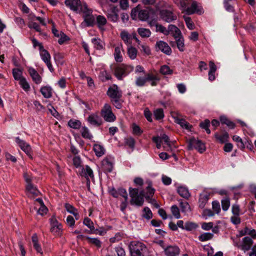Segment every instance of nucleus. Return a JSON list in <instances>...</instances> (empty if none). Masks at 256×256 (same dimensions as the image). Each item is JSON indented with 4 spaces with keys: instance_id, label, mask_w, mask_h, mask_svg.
<instances>
[{
    "instance_id": "nucleus-1",
    "label": "nucleus",
    "mask_w": 256,
    "mask_h": 256,
    "mask_svg": "<svg viewBox=\"0 0 256 256\" xmlns=\"http://www.w3.org/2000/svg\"><path fill=\"white\" fill-rule=\"evenodd\" d=\"M146 190V192L145 194L144 191L142 190L139 194V191L138 188H130L129 192L131 198V204H134L138 206H142L144 202V196L146 199H150L153 196L155 192V190L152 188L151 182L148 184Z\"/></svg>"
},
{
    "instance_id": "nucleus-2",
    "label": "nucleus",
    "mask_w": 256,
    "mask_h": 256,
    "mask_svg": "<svg viewBox=\"0 0 256 256\" xmlns=\"http://www.w3.org/2000/svg\"><path fill=\"white\" fill-rule=\"evenodd\" d=\"M174 2L182 12L190 15L194 13L201 14L202 9L199 4L193 0H174Z\"/></svg>"
},
{
    "instance_id": "nucleus-3",
    "label": "nucleus",
    "mask_w": 256,
    "mask_h": 256,
    "mask_svg": "<svg viewBox=\"0 0 256 256\" xmlns=\"http://www.w3.org/2000/svg\"><path fill=\"white\" fill-rule=\"evenodd\" d=\"M133 70L134 67L131 66L124 64H119L114 68V74L118 80H122Z\"/></svg>"
},
{
    "instance_id": "nucleus-4",
    "label": "nucleus",
    "mask_w": 256,
    "mask_h": 256,
    "mask_svg": "<svg viewBox=\"0 0 256 256\" xmlns=\"http://www.w3.org/2000/svg\"><path fill=\"white\" fill-rule=\"evenodd\" d=\"M64 3L70 10L78 13L82 12L84 8L88 6L85 2L80 0H66Z\"/></svg>"
},
{
    "instance_id": "nucleus-5",
    "label": "nucleus",
    "mask_w": 256,
    "mask_h": 256,
    "mask_svg": "<svg viewBox=\"0 0 256 256\" xmlns=\"http://www.w3.org/2000/svg\"><path fill=\"white\" fill-rule=\"evenodd\" d=\"M100 115L107 122H114L116 119V116L112 112L111 106L108 104H104L101 110Z\"/></svg>"
},
{
    "instance_id": "nucleus-6",
    "label": "nucleus",
    "mask_w": 256,
    "mask_h": 256,
    "mask_svg": "<svg viewBox=\"0 0 256 256\" xmlns=\"http://www.w3.org/2000/svg\"><path fill=\"white\" fill-rule=\"evenodd\" d=\"M188 148L189 150L196 149L200 153H202L206 150L204 144L200 140L194 138H190L188 141Z\"/></svg>"
},
{
    "instance_id": "nucleus-7",
    "label": "nucleus",
    "mask_w": 256,
    "mask_h": 256,
    "mask_svg": "<svg viewBox=\"0 0 256 256\" xmlns=\"http://www.w3.org/2000/svg\"><path fill=\"white\" fill-rule=\"evenodd\" d=\"M120 37L124 44L128 46L132 44V39H134L138 44H140V41L137 38L136 32L130 34L128 31L122 30L120 33Z\"/></svg>"
},
{
    "instance_id": "nucleus-8",
    "label": "nucleus",
    "mask_w": 256,
    "mask_h": 256,
    "mask_svg": "<svg viewBox=\"0 0 256 256\" xmlns=\"http://www.w3.org/2000/svg\"><path fill=\"white\" fill-rule=\"evenodd\" d=\"M130 254H143L146 249L145 245L140 242H132L130 243Z\"/></svg>"
},
{
    "instance_id": "nucleus-9",
    "label": "nucleus",
    "mask_w": 256,
    "mask_h": 256,
    "mask_svg": "<svg viewBox=\"0 0 256 256\" xmlns=\"http://www.w3.org/2000/svg\"><path fill=\"white\" fill-rule=\"evenodd\" d=\"M107 94L110 98V100L114 99L120 98L122 96L121 90L116 84H114L108 88L107 91Z\"/></svg>"
},
{
    "instance_id": "nucleus-10",
    "label": "nucleus",
    "mask_w": 256,
    "mask_h": 256,
    "mask_svg": "<svg viewBox=\"0 0 256 256\" xmlns=\"http://www.w3.org/2000/svg\"><path fill=\"white\" fill-rule=\"evenodd\" d=\"M92 10L88 8V7H85L84 10L82 12L84 14V21L86 24L87 26H92L94 22V18L92 15Z\"/></svg>"
},
{
    "instance_id": "nucleus-11",
    "label": "nucleus",
    "mask_w": 256,
    "mask_h": 256,
    "mask_svg": "<svg viewBox=\"0 0 256 256\" xmlns=\"http://www.w3.org/2000/svg\"><path fill=\"white\" fill-rule=\"evenodd\" d=\"M160 244L164 249L165 254L166 256H177L180 254V248L176 246H169L164 248L162 244H164L162 241H160Z\"/></svg>"
},
{
    "instance_id": "nucleus-12",
    "label": "nucleus",
    "mask_w": 256,
    "mask_h": 256,
    "mask_svg": "<svg viewBox=\"0 0 256 256\" xmlns=\"http://www.w3.org/2000/svg\"><path fill=\"white\" fill-rule=\"evenodd\" d=\"M160 14L161 18L168 22H170L176 19V16L174 15L172 12L166 10H160Z\"/></svg>"
},
{
    "instance_id": "nucleus-13",
    "label": "nucleus",
    "mask_w": 256,
    "mask_h": 256,
    "mask_svg": "<svg viewBox=\"0 0 256 256\" xmlns=\"http://www.w3.org/2000/svg\"><path fill=\"white\" fill-rule=\"evenodd\" d=\"M118 11L116 6L111 8L106 14L108 18L111 22H116L118 20Z\"/></svg>"
},
{
    "instance_id": "nucleus-14",
    "label": "nucleus",
    "mask_w": 256,
    "mask_h": 256,
    "mask_svg": "<svg viewBox=\"0 0 256 256\" xmlns=\"http://www.w3.org/2000/svg\"><path fill=\"white\" fill-rule=\"evenodd\" d=\"M16 142L18 144L20 148L30 156H31V148L29 144L19 138H16Z\"/></svg>"
},
{
    "instance_id": "nucleus-15",
    "label": "nucleus",
    "mask_w": 256,
    "mask_h": 256,
    "mask_svg": "<svg viewBox=\"0 0 256 256\" xmlns=\"http://www.w3.org/2000/svg\"><path fill=\"white\" fill-rule=\"evenodd\" d=\"M210 196V192L204 190L200 194L198 200V206L200 208H204L206 204L208 202Z\"/></svg>"
},
{
    "instance_id": "nucleus-16",
    "label": "nucleus",
    "mask_w": 256,
    "mask_h": 256,
    "mask_svg": "<svg viewBox=\"0 0 256 256\" xmlns=\"http://www.w3.org/2000/svg\"><path fill=\"white\" fill-rule=\"evenodd\" d=\"M102 168L104 172H110L113 168V160L106 158L102 162Z\"/></svg>"
},
{
    "instance_id": "nucleus-17",
    "label": "nucleus",
    "mask_w": 256,
    "mask_h": 256,
    "mask_svg": "<svg viewBox=\"0 0 256 256\" xmlns=\"http://www.w3.org/2000/svg\"><path fill=\"white\" fill-rule=\"evenodd\" d=\"M88 121L90 124L96 126H100L102 123V118L96 114H90L88 118Z\"/></svg>"
},
{
    "instance_id": "nucleus-18",
    "label": "nucleus",
    "mask_w": 256,
    "mask_h": 256,
    "mask_svg": "<svg viewBox=\"0 0 256 256\" xmlns=\"http://www.w3.org/2000/svg\"><path fill=\"white\" fill-rule=\"evenodd\" d=\"M156 46L158 48L159 50H161L166 54L170 55L171 54V48L166 42L160 40L156 42Z\"/></svg>"
},
{
    "instance_id": "nucleus-19",
    "label": "nucleus",
    "mask_w": 256,
    "mask_h": 256,
    "mask_svg": "<svg viewBox=\"0 0 256 256\" xmlns=\"http://www.w3.org/2000/svg\"><path fill=\"white\" fill-rule=\"evenodd\" d=\"M146 82H150L152 86H156L160 80V77L158 74L148 73L146 75Z\"/></svg>"
},
{
    "instance_id": "nucleus-20",
    "label": "nucleus",
    "mask_w": 256,
    "mask_h": 256,
    "mask_svg": "<svg viewBox=\"0 0 256 256\" xmlns=\"http://www.w3.org/2000/svg\"><path fill=\"white\" fill-rule=\"evenodd\" d=\"M28 73L32 79V80L36 84H40L42 82V77L32 68H30L28 70Z\"/></svg>"
},
{
    "instance_id": "nucleus-21",
    "label": "nucleus",
    "mask_w": 256,
    "mask_h": 256,
    "mask_svg": "<svg viewBox=\"0 0 256 256\" xmlns=\"http://www.w3.org/2000/svg\"><path fill=\"white\" fill-rule=\"evenodd\" d=\"M173 117L174 119L175 122L180 124L181 127L188 130H190L192 126L186 120L180 118L178 116H173Z\"/></svg>"
},
{
    "instance_id": "nucleus-22",
    "label": "nucleus",
    "mask_w": 256,
    "mask_h": 256,
    "mask_svg": "<svg viewBox=\"0 0 256 256\" xmlns=\"http://www.w3.org/2000/svg\"><path fill=\"white\" fill-rule=\"evenodd\" d=\"M122 45H120L116 46L114 49V57L116 62H122L123 60L122 56Z\"/></svg>"
},
{
    "instance_id": "nucleus-23",
    "label": "nucleus",
    "mask_w": 256,
    "mask_h": 256,
    "mask_svg": "<svg viewBox=\"0 0 256 256\" xmlns=\"http://www.w3.org/2000/svg\"><path fill=\"white\" fill-rule=\"evenodd\" d=\"M82 175L84 176L88 180L89 178H93L94 176L92 170L88 166L82 169Z\"/></svg>"
},
{
    "instance_id": "nucleus-24",
    "label": "nucleus",
    "mask_w": 256,
    "mask_h": 256,
    "mask_svg": "<svg viewBox=\"0 0 256 256\" xmlns=\"http://www.w3.org/2000/svg\"><path fill=\"white\" fill-rule=\"evenodd\" d=\"M32 240L34 249L38 253L42 254L43 252L42 250L40 245L38 242V238L36 234H34L32 235Z\"/></svg>"
},
{
    "instance_id": "nucleus-25",
    "label": "nucleus",
    "mask_w": 256,
    "mask_h": 256,
    "mask_svg": "<svg viewBox=\"0 0 256 256\" xmlns=\"http://www.w3.org/2000/svg\"><path fill=\"white\" fill-rule=\"evenodd\" d=\"M177 192L182 197L186 199H188L190 196L188 189L185 186H178L177 189Z\"/></svg>"
},
{
    "instance_id": "nucleus-26",
    "label": "nucleus",
    "mask_w": 256,
    "mask_h": 256,
    "mask_svg": "<svg viewBox=\"0 0 256 256\" xmlns=\"http://www.w3.org/2000/svg\"><path fill=\"white\" fill-rule=\"evenodd\" d=\"M65 208L68 212L74 216L76 220H78L80 218V215L78 212V210L73 206L68 204H65Z\"/></svg>"
},
{
    "instance_id": "nucleus-27",
    "label": "nucleus",
    "mask_w": 256,
    "mask_h": 256,
    "mask_svg": "<svg viewBox=\"0 0 256 256\" xmlns=\"http://www.w3.org/2000/svg\"><path fill=\"white\" fill-rule=\"evenodd\" d=\"M168 31V34H172L174 38H178V36H180L182 34L180 29L172 24L169 25Z\"/></svg>"
},
{
    "instance_id": "nucleus-28",
    "label": "nucleus",
    "mask_w": 256,
    "mask_h": 256,
    "mask_svg": "<svg viewBox=\"0 0 256 256\" xmlns=\"http://www.w3.org/2000/svg\"><path fill=\"white\" fill-rule=\"evenodd\" d=\"M96 20L98 28L102 30H104V26L107 22L106 18L103 16L98 15L96 16Z\"/></svg>"
},
{
    "instance_id": "nucleus-29",
    "label": "nucleus",
    "mask_w": 256,
    "mask_h": 256,
    "mask_svg": "<svg viewBox=\"0 0 256 256\" xmlns=\"http://www.w3.org/2000/svg\"><path fill=\"white\" fill-rule=\"evenodd\" d=\"M97 156L100 157L104 154L105 150L104 146L100 144H94L93 148Z\"/></svg>"
},
{
    "instance_id": "nucleus-30",
    "label": "nucleus",
    "mask_w": 256,
    "mask_h": 256,
    "mask_svg": "<svg viewBox=\"0 0 256 256\" xmlns=\"http://www.w3.org/2000/svg\"><path fill=\"white\" fill-rule=\"evenodd\" d=\"M80 132L82 137L84 138L91 140L93 138L89 129L86 126H82L80 128Z\"/></svg>"
},
{
    "instance_id": "nucleus-31",
    "label": "nucleus",
    "mask_w": 256,
    "mask_h": 256,
    "mask_svg": "<svg viewBox=\"0 0 256 256\" xmlns=\"http://www.w3.org/2000/svg\"><path fill=\"white\" fill-rule=\"evenodd\" d=\"M92 42L94 44V47L98 50H102L104 48V42L99 38H92Z\"/></svg>"
},
{
    "instance_id": "nucleus-32",
    "label": "nucleus",
    "mask_w": 256,
    "mask_h": 256,
    "mask_svg": "<svg viewBox=\"0 0 256 256\" xmlns=\"http://www.w3.org/2000/svg\"><path fill=\"white\" fill-rule=\"evenodd\" d=\"M177 45V48L180 52H183L184 50V39L182 34L178 36V38H174Z\"/></svg>"
},
{
    "instance_id": "nucleus-33",
    "label": "nucleus",
    "mask_w": 256,
    "mask_h": 256,
    "mask_svg": "<svg viewBox=\"0 0 256 256\" xmlns=\"http://www.w3.org/2000/svg\"><path fill=\"white\" fill-rule=\"evenodd\" d=\"M40 92L45 98H50L52 96V90L50 86H43L40 89Z\"/></svg>"
},
{
    "instance_id": "nucleus-34",
    "label": "nucleus",
    "mask_w": 256,
    "mask_h": 256,
    "mask_svg": "<svg viewBox=\"0 0 256 256\" xmlns=\"http://www.w3.org/2000/svg\"><path fill=\"white\" fill-rule=\"evenodd\" d=\"M127 51L128 56L130 59L134 60L136 58L138 54V50L135 48L131 46H128Z\"/></svg>"
},
{
    "instance_id": "nucleus-35",
    "label": "nucleus",
    "mask_w": 256,
    "mask_h": 256,
    "mask_svg": "<svg viewBox=\"0 0 256 256\" xmlns=\"http://www.w3.org/2000/svg\"><path fill=\"white\" fill-rule=\"evenodd\" d=\"M137 32L140 36L143 38H148L151 34V32L148 28H138Z\"/></svg>"
},
{
    "instance_id": "nucleus-36",
    "label": "nucleus",
    "mask_w": 256,
    "mask_h": 256,
    "mask_svg": "<svg viewBox=\"0 0 256 256\" xmlns=\"http://www.w3.org/2000/svg\"><path fill=\"white\" fill-rule=\"evenodd\" d=\"M40 56L42 60L45 62H47L50 60V56L48 52L46 50L42 48L40 50Z\"/></svg>"
},
{
    "instance_id": "nucleus-37",
    "label": "nucleus",
    "mask_w": 256,
    "mask_h": 256,
    "mask_svg": "<svg viewBox=\"0 0 256 256\" xmlns=\"http://www.w3.org/2000/svg\"><path fill=\"white\" fill-rule=\"evenodd\" d=\"M26 188L28 192L34 196H38L40 194V192L32 184H26Z\"/></svg>"
},
{
    "instance_id": "nucleus-38",
    "label": "nucleus",
    "mask_w": 256,
    "mask_h": 256,
    "mask_svg": "<svg viewBox=\"0 0 256 256\" xmlns=\"http://www.w3.org/2000/svg\"><path fill=\"white\" fill-rule=\"evenodd\" d=\"M214 136L218 142L221 144H223L228 140V134L227 132H224L222 135H220L218 133H216Z\"/></svg>"
},
{
    "instance_id": "nucleus-39",
    "label": "nucleus",
    "mask_w": 256,
    "mask_h": 256,
    "mask_svg": "<svg viewBox=\"0 0 256 256\" xmlns=\"http://www.w3.org/2000/svg\"><path fill=\"white\" fill-rule=\"evenodd\" d=\"M242 242L244 243L243 246L246 250H250L253 244L252 239L248 236L243 238Z\"/></svg>"
},
{
    "instance_id": "nucleus-40",
    "label": "nucleus",
    "mask_w": 256,
    "mask_h": 256,
    "mask_svg": "<svg viewBox=\"0 0 256 256\" xmlns=\"http://www.w3.org/2000/svg\"><path fill=\"white\" fill-rule=\"evenodd\" d=\"M198 225L194 222H187L184 224V230L187 231H191L196 229Z\"/></svg>"
},
{
    "instance_id": "nucleus-41",
    "label": "nucleus",
    "mask_w": 256,
    "mask_h": 256,
    "mask_svg": "<svg viewBox=\"0 0 256 256\" xmlns=\"http://www.w3.org/2000/svg\"><path fill=\"white\" fill-rule=\"evenodd\" d=\"M214 234L210 232H204L198 236V240L201 242H205L212 238Z\"/></svg>"
},
{
    "instance_id": "nucleus-42",
    "label": "nucleus",
    "mask_w": 256,
    "mask_h": 256,
    "mask_svg": "<svg viewBox=\"0 0 256 256\" xmlns=\"http://www.w3.org/2000/svg\"><path fill=\"white\" fill-rule=\"evenodd\" d=\"M180 206L182 212L187 213L190 212V208L188 203L186 202L180 201Z\"/></svg>"
},
{
    "instance_id": "nucleus-43",
    "label": "nucleus",
    "mask_w": 256,
    "mask_h": 256,
    "mask_svg": "<svg viewBox=\"0 0 256 256\" xmlns=\"http://www.w3.org/2000/svg\"><path fill=\"white\" fill-rule=\"evenodd\" d=\"M68 125L74 129H78L80 128L81 122L78 120H70L68 122Z\"/></svg>"
},
{
    "instance_id": "nucleus-44",
    "label": "nucleus",
    "mask_w": 256,
    "mask_h": 256,
    "mask_svg": "<svg viewBox=\"0 0 256 256\" xmlns=\"http://www.w3.org/2000/svg\"><path fill=\"white\" fill-rule=\"evenodd\" d=\"M154 118L156 120H160L164 118V110L162 108H157L154 112Z\"/></svg>"
},
{
    "instance_id": "nucleus-45",
    "label": "nucleus",
    "mask_w": 256,
    "mask_h": 256,
    "mask_svg": "<svg viewBox=\"0 0 256 256\" xmlns=\"http://www.w3.org/2000/svg\"><path fill=\"white\" fill-rule=\"evenodd\" d=\"M220 120L222 124H226L230 128H234L235 127L234 124L228 120L226 116H220Z\"/></svg>"
},
{
    "instance_id": "nucleus-46",
    "label": "nucleus",
    "mask_w": 256,
    "mask_h": 256,
    "mask_svg": "<svg viewBox=\"0 0 256 256\" xmlns=\"http://www.w3.org/2000/svg\"><path fill=\"white\" fill-rule=\"evenodd\" d=\"M160 72L163 75L172 74L173 71L170 68L166 66H162L160 68Z\"/></svg>"
},
{
    "instance_id": "nucleus-47",
    "label": "nucleus",
    "mask_w": 256,
    "mask_h": 256,
    "mask_svg": "<svg viewBox=\"0 0 256 256\" xmlns=\"http://www.w3.org/2000/svg\"><path fill=\"white\" fill-rule=\"evenodd\" d=\"M222 206L223 210L226 211L230 206V199L226 197L222 200Z\"/></svg>"
},
{
    "instance_id": "nucleus-48",
    "label": "nucleus",
    "mask_w": 256,
    "mask_h": 256,
    "mask_svg": "<svg viewBox=\"0 0 256 256\" xmlns=\"http://www.w3.org/2000/svg\"><path fill=\"white\" fill-rule=\"evenodd\" d=\"M142 217L147 219L150 220L152 217V214L151 210L148 207H145L143 209Z\"/></svg>"
},
{
    "instance_id": "nucleus-49",
    "label": "nucleus",
    "mask_w": 256,
    "mask_h": 256,
    "mask_svg": "<svg viewBox=\"0 0 256 256\" xmlns=\"http://www.w3.org/2000/svg\"><path fill=\"white\" fill-rule=\"evenodd\" d=\"M86 239L88 243L92 244L98 248H100L101 246L102 243L98 238H92L88 236L86 237Z\"/></svg>"
},
{
    "instance_id": "nucleus-50",
    "label": "nucleus",
    "mask_w": 256,
    "mask_h": 256,
    "mask_svg": "<svg viewBox=\"0 0 256 256\" xmlns=\"http://www.w3.org/2000/svg\"><path fill=\"white\" fill-rule=\"evenodd\" d=\"M13 76L15 80H20L24 78L22 77V71L18 68H14L12 70Z\"/></svg>"
},
{
    "instance_id": "nucleus-51",
    "label": "nucleus",
    "mask_w": 256,
    "mask_h": 256,
    "mask_svg": "<svg viewBox=\"0 0 256 256\" xmlns=\"http://www.w3.org/2000/svg\"><path fill=\"white\" fill-rule=\"evenodd\" d=\"M210 125V122L208 120H205L204 122H200V126L202 128L204 129L208 134H210V130L208 128Z\"/></svg>"
},
{
    "instance_id": "nucleus-52",
    "label": "nucleus",
    "mask_w": 256,
    "mask_h": 256,
    "mask_svg": "<svg viewBox=\"0 0 256 256\" xmlns=\"http://www.w3.org/2000/svg\"><path fill=\"white\" fill-rule=\"evenodd\" d=\"M171 212L172 215L177 219L180 218V214L178 208L176 205L172 206L171 207Z\"/></svg>"
},
{
    "instance_id": "nucleus-53",
    "label": "nucleus",
    "mask_w": 256,
    "mask_h": 256,
    "mask_svg": "<svg viewBox=\"0 0 256 256\" xmlns=\"http://www.w3.org/2000/svg\"><path fill=\"white\" fill-rule=\"evenodd\" d=\"M148 12L146 10H139L138 18L141 20H146L148 18Z\"/></svg>"
},
{
    "instance_id": "nucleus-54",
    "label": "nucleus",
    "mask_w": 256,
    "mask_h": 256,
    "mask_svg": "<svg viewBox=\"0 0 256 256\" xmlns=\"http://www.w3.org/2000/svg\"><path fill=\"white\" fill-rule=\"evenodd\" d=\"M133 134L137 136L140 135L143 131L141 130L140 127L136 124H132V125Z\"/></svg>"
},
{
    "instance_id": "nucleus-55",
    "label": "nucleus",
    "mask_w": 256,
    "mask_h": 256,
    "mask_svg": "<svg viewBox=\"0 0 256 256\" xmlns=\"http://www.w3.org/2000/svg\"><path fill=\"white\" fill-rule=\"evenodd\" d=\"M61 229L62 225L61 224H59L58 225H54V226H52L50 231L56 235H59L60 234Z\"/></svg>"
},
{
    "instance_id": "nucleus-56",
    "label": "nucleus",
    "mask_w": 256,
    "mask_h": 256,
    "mask_svg": "<svg viewBox=\"0 0 256 256\" xmlns=\"http://www.w3.org/2000/svg\"><path fill=\"white\" fill-rule=\"evenodd\" d=\"M234 141L237 142L238 146L242 149L244 148V144L242 142V139L238 136H234L232 138Z\"/></svg>"
},
{
    "instance_id": "nucleus-57",
    "label": "nucleus",
    "mask_w": 256,
    "mask_h": 256,
    "mask_svg": "<svg viewBox=\"0 0 256 256\" xmlns=\"http://www.w3.org/2000/svg\"><path fill=\"white\" fill-rule=\"evenodd\" d=\"M20 84L25 91H28L30 88V85L25 78H23L20 80Z\"/></svg>"
},
{
    "instance_id": "nucleus-58",
    "label": "nucleus",
    "mask_w": 256,
    "mask_h": 256,
    "mask_svg": "<svg viewBox=\"0 0 256 256\" xmlns=\"http://www.w3.org/2000/svg\"><path fill=\"white\" fill-rule=\"evenodd\" d=\"M146 82V78L140 76L136 78V84L138 86H142L145 85Z\"/></svg>"
},
{
    "instance_id": "nucleus-59",
    "label": "nucleus",
    "mask_w": 256,
    "mask_h": 256,
    "mask_svg": "<svg viewBox=\"0 0 256 256\" xmlns=\"http://www.w3.org/2000/svg\"><path fill=\"white\" fill-rule=\"evenodd\" d=\"M156 32H160L162 33H163L165 35H168V30L166 28L160 24H156Z\"/></svg>"
},
{
    "instance_id": "nucleus-60",
    "label": "nucleus",
    "mask_w": 256,
    "mask_h": 256,
    "mask_svg": "<svg viewBox=\"0 0 256 256\" xmlns=\"http://www.w3.org/2000/svg\"><path fill=\"white\" fill-rule=\"evenodd\" d=\"M125 143L130 148H134L135 146V140L134 138L130 137L125 139Z\"/></svg>"
},
{
    "instance_id": "nucleus-61",
    "label": "nucleus",
    "mask_w": 256,
    "mask_h": 256,
    "mask_svg": "<svg viewBox=\"0 0 256 256\" xmlns=\"http://www.w3.org/2000/svg\"><path fill=\"white\" fill-rule=\"evenodd\" d=\"M185 22L186 23L187 27L190 30H193L194 28V26L190 18L188 16L184 17Z\"/></svg>"
},
{
    "instance_id": "nucleus-62",
    "label": "nucleus",
    "mask_w": 256,
    "mask_h": 256,
    "mask_svg": "<svg viewBox=\"0 0 256 256\" xmlns=\"http://www.w3.org/2000/svg\"><path fill=\"white\" fill-rule=\"evenodd\" d=\"M110 102L116 108L120 109L122 108V101L121 100V98L114 99V100H111Z\"/></svg>"
},
{
    "instance_id": "nucleus-63",
    "label": "nucleus",
    "mask_w": 256,
    "mask_h": 256,
    "mask_svg": "<svg viewBox=\"0 0 256 256\" xmlns=\"http://www.w3.org/2000/svg\"><path fill=\"white\" fill-rule=\"evenodd\" d=\"M59 37H60V38L58 40V42L60 44H62L65 42L69 40L68 36H66L64 33L62 32H60V36Z\"/></svg>"
},
{
    "instance_id": "nucleus-64",
    "label": "nucleus",
    "mask_w": 256,
    "mask_h": 256,
    "mask_svg": "<svg viewBox=\"0 0 256 256\" xmlns=\"http://www.w3.org/2000/svg\"><path fill=\"white\" fill-rule=\"evenodd\" d=\"M100 76L103 81L110 80L112 78L110 74L106 70L100 72Z\"/></svg>"
}]
</instances>
